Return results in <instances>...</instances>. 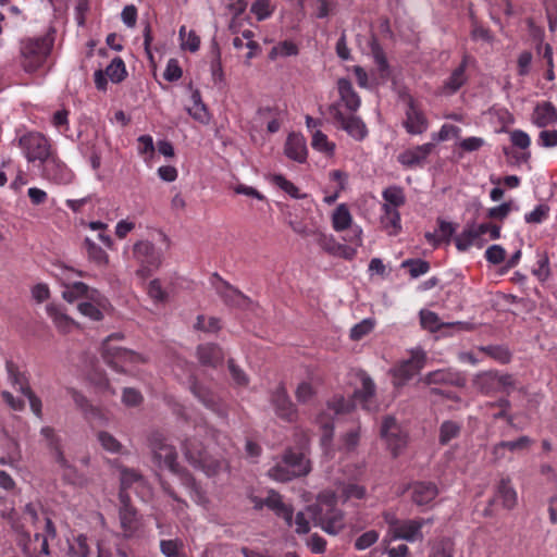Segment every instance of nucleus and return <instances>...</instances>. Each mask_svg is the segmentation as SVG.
Listing matches in <instances>:
<instances>
[{
	"instance_id": "obj_48",
	"label": "nucleus",
	"mask_w": 557,
	"mask_h": 557,
	"mask_svg": "<svg viewBox=\"0 0 557 557\" xmlns=\"http://www.w3.org/2000/svg\"><path fill=\"white\" fill-rule=\"evenodd\" d=\"M181 48L190 52L198 51L200 47V38L194 30L187 32L186 26H181L180 32Z\"/></svg>"
},
{
	"instance_id": "obj_24",
	"label": "nucleus",
	"mask_w": 557,
	"mask_h": 557,
	"mask_svg": "<svg viewBox=\"0 0 557 557\" xmlns=\"http://www.w3.org/2000/svg\"><path fill=\"white\" fill-rule=\"evenodd\" d=\"M22 522L20 520H15L13 515H10V522L12 528L26 539L30 537L29 532L26 530V523L34 525L37 529V523L39 522V515L34 504H27L24 508Z\"/></svg>"
},
{
	"instance_id": "obj_49",
	"label": "nucleus",
	"mask_w": 557,
	"mask_h": 557,
	"mask_svg": "<svg viewBox=\"0 0 557 557\" xmlns=\"http://www.w3.org/2000/svg\"><path fill=\"white\" fill-rule=\"evenodd\" d=\"M456 232V226L444 220L438 221V228L435 234H426L428 240L431 242H441V240H449L450 237Z\"/></svg>"
},
{
	"instance_id": "obj_27",
	"label": "nucleus",
	"mask_w": 557,
	"mask_h": 557,
	"mask_svg": "<svg viewBox=\"0 0 557 557\" xmlns=\"http://www.w3.org/2000/svg\"><path fill=\"white\" fill-rule=\"evenodd\" d=\"M438 494L437 486L431 482H416L412 485V502L418 506L430 504Z\"/></svg>"
},
{
	"instance_id": "obj_21",
	"label": "nucleus",
	"mask_w": 557,
	"mask_h": 557,
	"mask_svg": "<svg viewBox=\"0 0 557 557\" xmlns=\"http://www.w3.org/2000/svg\"><path fill=\"white\" fill-rule=\"evenodd\" d=\"M284 152L287 158L298 163H304L308 154L305 137L296 133L289 134L285 143Z\"/></svg>"
},
{
	"instance_id": "obj_14",
	"label": "nucleus",
	"mask_w": 557,
	"mask_h": 557,
	"mask_svg": "<svg viewBox=\"0 0 557 557\" xmlns=\"http://www.w3.org/2000/svg\"><path fill=\"white\" fill-rule=\"evenodd\" d=\"M426 356L420 348L410 351V358L399 362L393 370L394 383L399 386L412 379L425 364Z\"/></svg>"
},
{
	"instance_id": "obj_5",
	"label": "nucleus",
	"mask_w": 557,
	"mask_h": 557,
	"mask_svg": "<svg viewBox=\"0 0 557 557\" xmlns=\"http://www.w3.org/2000/svg\"><path fill=\"white\" fill-rule=\"evenodd\" d=\"M122 339L121 334H112L102 344V356L104 361L113 369L121 372H131L133 366L143 361L140 355L114 344Z\"/></svg>"
},
{
	"instance_id": "obj_52",
	"label": "nucleus",
	"mask_w": 557,
	"mask_h": 557,
	"mask_svg": "<svg viewBox=\"0 0 557 557\" xmlns=\"http://www.w3.org/2000/svg\"><path fill=\"white\" fill-rule=\"evenodd\" d=\"M495 449L502 450H529L532 449L531 441L527 436H521L518 440L513 441H503L498 443Z\"/></svg>"
},
{
	"instance_id": "obj_46",
	"label": "nucleus",
	"mask_w": 557,
	"mask_h": 557,
	"mask_svg": "<svg viewBox=\"0 0 557 557\" xmlns=\"http://www.w3.org/2000/svg\"><path fill=\"white\" fill-rule=\"evenodd\" d=\"M137 143L138 153L148 165H151L156 150L152 137L150 135H141L138 137Z\"/></svg>"
},
{
	"instance_id": "obj_28",
	"label": "nucleus",
	"mask_w": 557,
	"mask_h": 557,
	"mask_svg": "<svg viewBox=\"0 0 557 557\" xmlns=\"http://www.w3.org/2000/svg\"><path fill=\"white\" fill-rule=\"evenodd\" d=\"M147 487L145 478L133 469L124 468L121 471V490L127 493V490H134L135 493L141 494Z\"/></svg>"
},
{
	"instance_id": "obj_45",
	"label": "nucleus",
	"mask_w": 557,
	"mask_h": 557,
	"mask_svg": "<svg viewBox=\"0 0 557 557\" xmlns=\"http://www.w3.org/2000/svg\"><path fill=\"white\" fill-rule=\"evenodd\" d=\"M311 146L314 150L329 157L333 156L335 150V144L330 141L327 136L320 129L313 131Z\"/></svg>"
},
{
	"instance_id": "obj_10",
	"label": "nucleus",
	"mask_w": 557,
	"mask_h": 557,
	"mask_svg": "<svg viewBox=\"0 0 557 557\" xmlns=\"http://www.w3.org/2000/svg\"><path fill=\"white\" fill-rule=\"evenodd\" d=\"M119 499L121 503L119 509L120 527L125 539L138 536L143 531V517L137 509L131 504L128 493L120 492Z\"/></svg>"
},
{
	"instance_id": "obj_36",
	"label": "nucleus",
	"mask_w": 557,
	"mask_h": 557,
	"mask_svg": "<svg viewBox=\"0 0 557 557\" xmlns=\"http://www.w3.org/2000/svg\"><path fill=\"white\" fill-rule=\"evenodd\" d=\"M233 46L235 49L240 50L247 48L246 61L249 62L260 51V46L253 40V33L251 30H244L242 36H236L233 39Z\"/></svg>"
},
{
	"instance_id": "obj_43",
	"label": "nucleus",
	"mask_w": 557,
	"mask_h": 557,
	"mask_svg": "<svg viewBox=\"0 0 557 557\" xmlns=\"http://www.w3.org/2000/svg\"><path fill=\"white\" fill-rule=\"evenodd\" d=\"M382 197L384 199V203L382 205L383 207L398 209L406 201L404 190L398 186H389L385 188L382 193Z\"/></svg>"
},
{
	"instance_id": "obj_30",
	"label": "nucleus",
	"mask_w": 557,
	"mask_h": 557,
	"mask_svg": "<svg viewBox=\"0 0 557 557\" xmlns=\"http://www.w3.org/2000/svg\"><path fill=\"white\" fill-rule=\"evenodd\" d=\"M467 57L463 58L461 64L454 70L450 76L445 81L441 88V94L445 96L454 95L466 83Z\"/></svg>"
},
{
	"instance_id": "obj_56",
	"label": "nucleus",
	"mask_w": 557,
	"mask_h": 557,
	"mask_svg": "<svg viewBox=\"0 0 557 557\" xmlns=\"http://www.w3.org/2000/svg\"><path fill=\"white\" fill-rule=\"evenodd\" d=\"M251 12L258 21H262L272 14L273 5L270 0H257L251 5Z\"/></svg>"
},
{
	"instance_id": "obj_25",
	"label": "nucleus",
	"mask_w": 557,
	"mask_h": 557,
	"mask_svg": "<svg viewBox=\"0 0 557 557\" xmlns=\"http://www.w3.org/2000/svg\"><path fill=\"white\" fill-rule=\"evenodd\" d=\"M532 122L537 127H547L557 122V110L547 101L537 103L533 110Z\"/></svg>"
},
{
	"instance_id": "obj_58",
	"label": "nucleus",
	"mask_w": 557,
	"mask_h": 557,
	"mask_svg": "<svg viewBox=\"0 0 557 557\" xmlns=\"http://www.w3.org/2000/svg\"><path fill=\"white\" fill-rule=\"evenodd\" d=\"M548 213L549 208L547 206L539 205L524 215V221L530 224H540L548 218Z\"/></svg>"
},
{
	"instance_id": "obj_53",
	"label": "nucleus",
	"mask_w": 557,
	"mask_h": 557,
	"mask_svg": "<svg viewBox=\"0 0 557 557\" xmlns=\"http://www.w3.org/2000/svg\"><path fill=\"white\" fill-rule=\"evenodd\" d=\"M460 433V426L454 421H445L440 429V442L448 444L451 440L456 438Z\"/></svg>"
},
{
	"instance_id": "obj_8",
	"label": "nucleus",
	"mask_w": 557,
	"mask_h": 557,
	"mask_svg": "<svg viewBox=\"0 0 557 557\" xmlns=\"http://www.w3.org/2000/svg\"><path fill=\"white\" fill-rule=\"evenodd\" d=\"M472 385L484 395L509 394L515 388V380L510 374L486 371L478 373L472 380Z\"/></svg>"
},
{
	"instance_id": "obj_44",
	"label": "nucleus",
	"mask_w": 557,
	"mask_h": 557,
	"mask_svg": "<svg viewBox=\"0 0 557 557\" xmlns=\"http://www.w3.org/2000/svg\"><path fill=\"white\" fill-rule=\"evenodd\" d=\"M109 81L114 84L121 83L125 79L127 75L126 66L124 61L116 57L114 58L110 64L104 70Z\"/></svg>"
},
{
	"instance_id": "obj_9",
	"label": "nucleus",
	"mask_w": 557,
	"mask_h": 557,
	"mask_svg": "<svg viewBox=\"0 0 557 557\" xmlns=\"http://www.w3.org/2000/svg\"><path fill=\"white\" fill-rule=\"evenodd\" d=\"M133 253L139 265L136 274L141 278L150 276L162 263V252L148 240L136 243Z\"/></svg>"
},
{
	"instance_id": "obj_11",
	"label": "nucleus",
	"mask_w": 557,
	"mask_h": 557,
	"mask_svg": "<svg viewBox=\"0 0 557 557\" xmlns=\"http://www.w3.org/2000/svg\"><path fill=\"white\" fill-rule=\"evenodd\" d=\"M18 144L28 162L38 161L42 164L52 154L49 140L37 132L23 135Z\"/></svg>"
},
{
	"instance_id": "obj_29",
	"label": "nucleus",
	"mask_w": 557,
	"mask_h": 557,
	"mask_svg": "<svg viewBox=\"0 0 557 557\" xmlns=\"http://www.w3.org/2000/svg\"><path fill=\"white\" fill-rule=\"evenodd\" d=\"M486 242V238H482L473 224L467 225L463 231L456 236L455 244L459 251H466L472 246L481 248Z\"/></svg>"
},
{
	"instance_id": "obj_35",
	"label": "nucleus",
	"mask_w": 557,
	"mask_h": 557,
	"mask_svg": "<svg viewBox=\"0 0 557 557\" xmlns=\"http://www.w3.org/2000/svg\"><path fill=\"white\" fill-rule=\"evenodd\" d=\"M216 289L221 297L224 299V301L230 306L245 308L249 302L248 298L245 295H243L239 290L230 286L225 282H221V285L218 286Z\"/></svg>"
},
{
	"instance_id": "obj_20",
	"label": "nucleus",
	"mask_w": 557,
	"mask_h": 557,
	"mask_svg": "<svg viewBox=\"0 0 557 557\" xmlns=\"http://www.w3.org/2000/svg\"><path fill=\"white\" fill-rule=\"evenodd\" d=\"M434 149L433 143H426L413 148H409L398 154V162L406 168H416L424 163L426 158Z\"/></svg>"
},
{
	"instance_id": "obj_26",
	"label": "nucleus",
	"mask_w": 557,
	"mask_h": 557,
	"mask_svg": "<svg viewBox=\"0 0 557 557\" xmlns=\"http://www.w3.org/2000/svg\"><path fill=\"white\" fill-rule=\"evenodd\" d=\"M272 403L277 416L288 421L293 420L295 417V408L283 386L277 387L272 396Z\"/></svg>"
},
{
	"instance_id": "obj_38",
	"label": "nucleus",
	"mask_w": 557,
	"mask_h": 557,
	"mask_svg": "<svg viewBox=\"0 0 557 557\" xmlns=\"http://www.w3.org/2000/svg\"><path fill=\"white\" fill-rule=\"evenodd\" d=\"M198 357L201 363L215 367L223 359L221 348L213 344H205L198 347Z\"/></svg>"
},
{
	"instance_id": "obj_17",
	"label": "nucleus",
	"mask_w": 557,
	"mask_h": 557,
	"mask_svg": "<svg viewBox=\"0 0 557 557\" xmlns=\"http://www.w3.org/2000/svg\"><path fill=\"white\" fill-rule=\"evenodd\" d=\"M44 176L57 184H70L74 174L72 170L53 153L42 163Z\"/></svg>"
},
{
	"instance_id": "obj_13",
	"label": "nucleus",
	"mask_w": 557,
	"mask_h": 557,
	"mask_svg": "<svg viewBox=\"0 0 557 557\" xmlns=\"http://www.w3.org/2000/svg\"><path fill=\"white\" fill-rule=\"evenodd\" d=\"M250 500L255 509L260 510L265 506L278 518H282L287 527L293 525L294 508L292 505L284 503L277 492L271 490L265 498L251 496Z\"/></svg>"
},
{
	"instance_id": "obj_54",
	"label": "nucleus",
	"mask_w": 557,
	"mask_h": 557,
	"mask_svg": "<svg viewBox=\"0 0 557 557\" xmlns=\"http://www.w3.org/2000/svg\"><path fill=\"white\" fill-rule=\"evenodd\" d=\"M298 53V48L293 41H282L274 46L270 51V58L276 59L277 57H292Z\"/></svg>"
},
{
	"instance_id": "obj_18",
	"label": "nucleus",
	"mask_w": 557,
	"mask_h": 557,
	"mask_svg": "<svg viewBox=\"0 0 557 557\" xmlns=\"http://www.w3.org/2000/svg\"><path fill=\"white\" fill-rule=\"evenodd\" d=\"M404 127L411 135H420L429 127V122L421 108L409 97L405 112Z\"/></svg>"
},
{
	"instance_id": "obj_50",
	"label": "nucleus",
	"mask_w": 557,
	"mask_h": 557,
	"mask_svg": "<svg viewBox=\"0 0 557 557\" xmlns=\"http://www.w3.org/2000/svg\"><path fill=\"white\" fill-rule=\"evenodd\" d=\"M183 548L184 543L180 539L160 541V550L165 557H184Z\"/></svg>"
},
{
	"instance_id": "obj_12",
	"label": "nucleus",
	"mask_w": 557,
	"mask_h": 557,
	"mask_svg": "<svg viewBox=\"0 0 557 557\" xmlns=\"http://www.w3.org/2000/svg\"><path fill=\"white\" fill-rule=\"evenodd\" d=\"M432 518H416V519H405L401 521L393 522V534L389 536L391 541L404 540L409 543H414L417 541H423L424 535L422 532V528L425 524H432Z\"/></svg>"
},
{
	"instance_id": "obj_2",
	"label": "nucleus",
	"mask_w": 557,
	"mask_h": 557,
	"mask_svg": "<svg viewBox=\"0 0 557 557\" xmlns=\"http://www.w3.org/2000/svg\"><path fill=\"white\" fill-rule=\"evenodd\" d=\"M62 297L70 304L75 302L78 312L92 321H101L111 308L103 294L83 282L65 284Z\"/></svg>"
},
{
	"instance_id": "obj_51",
	"label": "nucleus",
	"mask_w": 557,
	"mask_h": 557,
	"mask_svg": "<svg viewBox=\"0 0 557 557\" xmlns=\"http://www.w3.org/2000/svg\"><path fill=\"white\" fill-rule=\"evenodd\" d=\"M376 322L373 318H367L355 324L350 329V338L352 341H360L362 337L373 331Z\"/></svg>"
},
{
	"instance_id": "obj_33",
	"label": "nucleus",
	"mask_w": 557,
	"mask_h": 557,
	"mask_svg": "<svg viewBox=\"0 0 557 557\" xmlns=\"http://www.w3.org/2000/svg\"><path fill=\"white\" fill-rule=\"evenodd\" d=\"M332 227L335 232H344L355 224L346 203L338 205L331 215Z\"/></svg>"
},
{
	"instance_id": "obj_59",
	"label": "nucleus",
	"mask_w": 557,
	"mask_h": 557,
	"mask_svg": "<svg viewBox=\"0 0 557 557\" xmlns=\"http://www.w3.org/2000/svg\"><path fill=\"white\" fill-rule=\"evenodd\" d=\"M420 321L424 329L432 332L440 330L442 326L438 315L430 310L420 311Z\"/></svg>"
},
{
	"instance_id": "obj_55",
	"label": "nucleus",
	"mask_w": 557,
	"mask_h": 557,
	"mask_svg": "<svg viewBox=\"0 0 557 557\" xmlns=\"http://www.w3.org/2000/svg\"><path fill=\"white\" fill-rule=\"evenodd\" d=\"M364 496V486L355 483L345 484L341 490V498L343 502H347L349 499H362Z\"/></svg>"
},
{
	"instance_id": "obj_34",
	"label": "nucleus",
	"mask_w": 557,
	"mask_h": 557,
	"mask_svg": "<svg viewBox=\"0 0 557 557\" xmlns=\"http://www.w3.org/2000/svg\"><path fill=\"white\" fill-rule=\"evenodd\" d=\"M188 462L196 469L202 470L208 476L216 474L220 462L212 458V455H185Z\"/></svg>"
},
{
	"instance_id": "obj_15",
	"label": "nucleus",
	"mask_w": 557,
	"mask_h": 557,
	"mask_svg": "<svg viewBox=\"0 0 557 557\" xmlns=\"http://www.w3.org/2000/svg\"><path fill=\"white\" fill-rule=\"evenodd\" d=\"M330 114L356 140H363L368 135V129L363 121L355 113H345L338 104L330 106Z\"/></svg>"
},
{
	"instance_id": "obj_6",
	"label": "nucleus",
	"mask_w": 557,
	"mask_h": 557,
	"mask_svg": "<svg viewBox=\"0 0 557 557\" xmlns=\"http://www.w3.org/2000/svg\"><path fill=\"white\" fill-rule=\"evenodd\" d=\"M283 456V460L269 470L270 478L280 482H287L296 476L309 473L310 461L307 459V455Z\"/></svg>"
},
{
	"instance_id": "obj_62",
	"label": "nucleus",
	"mask_w": 557,
	"mask_h": 557,
	"mask_svg": "<svg viewBox=\"0 0 557 557\" xmlns=\"http://www.w3.org/2000/svg\"><path fill=\"white\" fill-rule=\"evenodd\" d=\"M98 442L101 447L109 453L119 451L122 447L120 442L108 432H99Z\"/></svg>"
},
{
	"instance_id": "obj_3",
	"label": "nucleus",
	"mask_w": 557,
	"mask_h": 557,
	"mask_svg": "<svg viewBox=\"0 0 557 557\" xmlns=\"http://www.w3.org/2000/svg\"><path fill=\"white\" fill-rule=\"evenodd\" d=\"M336 496L333 493H323L318 497L317 504L308 507L312 519L329 534H337L344 527V513L336 507Z\"/></svg>"
},
{
	"instance_id": "obj_64",
	"label": "nucleus",
	"mask_w": 557,
	"mask_h": 557,
	"mask_svg": "<svg viewBox=\"0 0 557 557\" xmlns=\"http://www.w3.org/2000/svg\"><path fill=\"white\" fill-rule=\"evenodd\" d=\"M377 540L379 533L375 530H370L357 537L355 547L358 550H363L371 547Z\"/></svg>"
},
{
	"instance_id": "obj_57",
	"label": "nucleus",
	"mask_w": 557,
	"mask_h": 557,
	"mask_svg": "<svg viewBox=\"0 0 557 557\" xmlns=\"http://www.w3.org/2000/svg\"><path fill=\"white\" fill-rule=\"evenodd\" d=\"M478 234L485 238L488 236V239H498L500 237V226L495 225L493 223H472Z\"/></svg>"
},
{
	"instance_id": "obj_40",
	"label": "nucleus",
	"mask_w": 557,
	"mask_h": 557,
	"mask_svg": "<svg viewBox=\"0 0 557 557\" xmlns=\"http://www.w3.org/2000/svg\"><path fill=\"white\" fill-rule=\"evenodd\" d=\"M381 223L391 235H395L400 230V214L397 208L382 206Z\"/></svg>"
},
{
	"instance_id": "obj_61",
	"label": "nucleus",
	"mask_w": 557,
	"mask_h": 557,
	"mask_svg": "<svg viewBox=\"0 0 557 557\" xmlns=\"http://www.w3.org/2000/svg\"><path fill=\"white\" fill-rule=\"evenodd\" d=\"M401 265L409 269V273L412 277H419L425 274L430 269L429 263L423 260H406Z\"/></svg>"
},
{
	"instance_id": "obj_32",
	"label": "nucleus",
	"mask_w": 557,
	"mask_h": 557,
	"mask_svg": "<svg viewBox=\"0 0 557 557\" xmlns=\"http://www.w3.org/2000/svg\"><path fill=\"white\" fill-rule=\"evenodd\" d=\"M46 312L61 333H70L75 327V321L62 312L57 305L48 304Z\"/></svg>"
},
{
	"instance_id": "obj_23",
	"label": "nucleus",
	"mask_w": 557,
	"mask_h": 557,
	"mask_svg": "<svg viewBox=\"0 0 557 557\" xmlns=\"http://www.w3.org/2000/svg\"><path fill=\"white\" fill-rule=\"evenodd\" d=\"M5 367H7V371H8L10 380H12L14 384L20 385L21 393L28 399L33 413L36 417L41 418V414H42L41 400L30 391V388L28 386L18 382L17 368L12 361H7Z\"/></svg>"
},
{
	"instance_id": "obj_1",
	"label": "nucleus",
	"mask_w": 557,
	"mask_h": 557,
	"mask_svg": "<svg viewBox=\"0 0 557 557\" xmlns=\"http://www.w3.org/2000/svg\"><path fill=\"white\" fill-rule=\"evenodd\" d=\"M359 386L354 392L352 399H345L343 396H334L326 406V409L318 414L315 423L321 433V445L326 448L333 436L334 419L349 412L356 404H360L366 410H374L373 397L375 385L371 377L363 371L356 372Z\"/></svg>"
},
{
	"instance_id": "obj_39",
	"label": "nucleus",
	"mask_w": 557,
	"mask_h": 557,
	"mask_svg": "<svg viewBox=\"0 0 557 557\" xmlns=\"http://www.w3.org/2000/svg\"><path fill=\"white\" fill-rule=\"evenodd\" d=\"M69 555L71 557H88L90 555V546L85 534H73L67 539Z\"/></svg>"
},
{
	"instance_id": "obj_19",
	"label": "nucleus",
	"mask_w": 557,
	"mask_h": 557,
	"mask_svg": "<svg viewBox=\"0 0 557 557\" xmlns=\"http://www.w3.org/2000/svg\"><path fill=\"white\" fill-rule=\"evenodd\" d=\"M336 86L339 99L334 104H338L341 110L345 109V113H356L361 106V99L351 82L347 78H338Z\"/></svg>"
},
{
	"instance_id": "obj_60",
	"label": "nucleus",
	"mask_w": 557,
	"mask_h": 557,
	"mask_svg": "<svg viewBox=\"0 0 557 557\" xmlns=\"http://www.w3.org/2000/svg\"><path fill=\"white\" fill-rule=\"evenodd\" d=\"M40 434H41L42 441L47 445V448L60 453V450L62 448L61 444H60V437L55 434L53 429H51L49 426H45L41 429Z\"/></svg>"
},
{
	"instance_id": "obj_41",
	"label": "nucleus",
	"mask_w": 557,
	"mask_h": 557,
	"mask_svg": "<svg viewBox=\"0 0 557 557\" xmlns=\"http://www.w3.org/2000/svg\"><path fill=\"white\" fill-rule=\"evenodd\" d=\"M84 244L89 261L94 262L97 267H106L109 263L108 253L95 242L87 237Z\"/></svg>"
},
{
	"instance_id": "obj_31",
	"label": "nucleus",
	"mask_w": 557,
	"mask_h": 557,
	"mask_svg": "<svg viewBox=\"0 0 557 557\" xmlns=\"http://www.w3.org/2000/svg\"><path fill=\"white\" fill-rule=\"evenodd\" d=\"M186 110L195 121L201 124H208L210 122V113L202 102L199 90L191 91L190 104L186 107Z\"/></svg>"
},
{
	"instance_id": "obj_7",
	"label": "nucleus",
	"mask_w": 557,
	"mask_h": 557,
	"mask_svg": "<svg viewBox=\"0 0 557 557\" xmlns=\"http://www.w3.org/2000/svg\"><path fill=\"white\" fill-rule=\"evenodd\" d=\"M372 54L376 64V71L369 75L363 67L355 65L351 67L359 87L371 89L374 86L384 83L389 77V67L382 49L377 46L372 47Z\"/></svg>"
},
{
	"instance_id": "obj_22",
	"label": "nucleus",
	"mask_w": 557,
	"mask_h": 557,
	"mask_svg": "<svg viewBox=\"0 0 557 557\" xmlns=\"http://www.w3.org/2000/svg\"><path fill=\"white\" fill-rule=\"evenodd\" d=\"M496 499L502 502V506L505 509L511 510L518 503V495L508 478H503L496 486L495 497L490 500L492 506Z\"/></svg>"
},
{
	"instance_id": "obj_4",
	"label": "nucleus",
	"mask_w": 557,
	"mask_h": 557,
	"mask_svg": "<svg viewBox=\"0 0 557 557\" xmlns=\"http://www.w3.org/2000/svg\"><path fill=\"white\" fill-rule=\"evenodd\" d=\"M53 45V39L46 35L35 38H25L21 41V65L33 73L44 65Z\"/></svg>"
},
{
	"instance_id": "obj_63",
	"label": "nucleus",
	"mask_w": 557,
	"mask_h": 557,
	"mask_svg": "<svg viewBox=\"0 0 557 557\" xmlns=\"http://www.w3.org/2000/svg\"><path fill=\"white\" fill-rule=\"evenodd\" d=\"M147 293L150 299L154 302H164L168 298L166 292L163 289L161 283L158 280H152L149 282Z\"/></svg>"
},
{
	"instance_id": "obj_16",
	"label": "nucleus",
	"mask_w": 557,
	"mask_h": 557,
	"mask_svg": "<svg viewBox=\"0 0 557 557\" xmlns=\"http://www.w3.org/2000/svg\"><path fill=\"white\" fill-rule=\"evenodd\" d=\"M380 434L381 438L393 451L403 449L406 446L407 433L393 417H386L383 420Z\"/></svg>"
},
{
	"instance_id": "obj_47",
	"label": "nucleus",
	"mask_w": 557,
	"mask_h": 557,
	"mask_svg": "<svg viewBox=\"0 0 557 557\" xmlns=\"http://www.w3.org/2000/svg\"><path fill=\"white\" fill-rule=\"evenodd\" d=\"M147 446L157 453L158 450L174 449V447L168 443V438L159 430H151L147 435Z\"/></svg>"
},
{
	"instance_id": "obj_42",
	"label": "nucleus",
	"mask_w": 557,
	"mask_h": 557,
	"mask_svg": "<svg viewBox=\"0 0 557 557\" xmlns=\"http://www.w3.org/2000/svg\"><path fill=\"white\" fill-rule=\"evenodd\" d=\"M268 178L273 185L284 190L294 199H302L307 196L306 194H302L297 186H295L282 174H271L269 175Z\"/></svg>"
},
{
	"instance_id": "obj_37",
	"label": "nucleus",
	"mask_w": 557,
	"mask_h": 557,
	"mask_svg": "<svg viewBox=\"0 0 557 557\" xmlns=\"http://www.w3.org/2000/svg\"><path fill=\"white\" fill-rule=\"evenodd\" d=\"M424 381L428 384L446 383L460 385L462 383L460 375L450 369H442L430 372L425 375Z\"/></svg>"
}]
</instances>
